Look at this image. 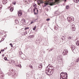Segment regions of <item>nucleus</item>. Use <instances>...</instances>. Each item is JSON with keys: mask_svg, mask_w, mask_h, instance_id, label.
<instances>
[{"mask_svg": "<svg viewBox=\"0 0 79 79\" xmlns=\"http://www.w3.org/2000/svg\"><path fill=\"white\" fill-rule=\"evenodd\" d=\"M54 73V68L51 64H49L47 67L45 73L48 76H51Z\"/></svg>", "mask_w": 79, "mask_h": 79, "instance_id": "1", "label": "nucleus"}, {"mask_svg": "<svg viewBox=\"0 0 79 79\" xmlns=\"http://www.w3.org/2000/svg\"><path fill=\"white\" fill-rule=\"evenodd\" d=\"M60 79H68V74L67 73L62 72L60 74Z\"/></svg>", "mask_w": 79, "mask_h": 79, "instance_id": "2", "label": "nucleus"}, {"mask_svg": "<svg viewBox=\"0 0 79 79\" xmlns=\"http://www.w3.org/2000/svg\"><path fill=\"white\" fill-rule=\"evenodd\" d=\"M67 20L70 23H73L74 20V18L73 16L69 17L67 18Z\"/></svg>", "mask_w": 79, "mask_h": 79, "instance_id": "3", "label": "nucleus"}, {"mask_svg": "<svg viewBox=\"0 0 79 79\" xmlns=\"http://www.w3.org/2000/svg\"><path fill=\"white\" fill-rule=\"evenodd\" d=\"M39 10L37 9V8H35L33 9V12L35 15H37L38 13Z\"/></svg>", "mask_w": 79, "mask_h": 79, "instance_id": "4", "label": "nucleus"}, {"mask_svg": "<svg viewBox=\"0 0 79 79\" xmlns=\"http://www.w3.org/2000/svg\"><path fill=\"white\" fill-rule=\"evenodd\" d=\"M61 55H59L57 57V59L59 60V61H60V60L61 61Z\"/></svg>", "mask_w": 79, "mask_h": 79, "instance_id": "5", "label": "nucleus"}, {"mask_svg": "<svg viewBox=\"0 0 79 79\" xmlns=\"http://www.w3.org/2000/svg\"><path fill=\"white\" fill-rule=\"evenodd\" d=\"M71 48L72 50V51H73V50H74L75 49H76V48H75V46L73 45H72L71 46Z\"/></svg>", "mask_w": 79, "mask_h": 79, "instance_id": "6", "label": "nucleus"}, {"mask_svg": "<svg viewBox=\"0 0 79 79\" xmlns=\"http://www.w3.org/2000/svg\"><path fill=\"white\" fill-rule=\"evenodd\" d=\"M68 52L67 50H64V51L63 52V54L64 55H66V54L68 53Z\"/></svg>", "mask_w": 79, "mask_h": 79, "instance_id": "7", "label": "nucleus"}, {"mask_svg": "<svg viewBox=\"0 0 79 79\" xmlns=\"http://www.w3.org/2000/svg\"><path fill=\"white\" fill-rule=\"evenodd\" d=\"M21 15H22V12H21V10H20L18 12V16H21Z\"/></svg>", "mask_w": 79, "mask_h": 79, "instance_id": "8", "label": "nucleus"}, {"mask_svg": "<svg viewBox=\"0 0 79 79\" xmlns=\"http://www.w3.org/2000/svg\"><path fill=\"white\" fill-rule=\"evenodd\" d=\"M42 64H40L38 66V68H39V69H42Z\"/></svg>", "mask_w": 79, "mask_h": 79, "instance_id": "9", "label": "nucleus"}, {"mask_svg": "<svg viewBox=\"0 0 79 79\" xmlns=\"http://www.w3.org/2000/svg\"><path fill=\"white\" fill-rule=\"evenodd\" d=\"M53 0H50V2H49V4L50 5H53Z\"/></svg>", "mask_w": 79, "mask_h": 79, "instance_id": "10", "label": "nucleus"}, {"mask_svg": "<svg viewBox=\"0 0 79 79\" xmlns=\"http://www.w3.org/2000/svg\"><path fill=\"white\" fill-rule=\"evenodd\" d=\"M76 30V28H75V25H73L72 26V31H74Z\"/></svg>", "mask_w": 79, "mask_h": 79, "instance_id": "11", "label": "nucleus"}, {"mask_svg": "<svg viewBox=\"0 0 79 79\" xmlns=\"http://www.w3.org/2000/svg\"><path fill=\"white\" fill-rule=\"evenodd\" d=\"M15 66H17V67H19V68H22L21 65L20 64H16Z\"/></svg>", "mask_w": 79, "mask_h": 79, "instance_id": "12", "label": "nucleus"}, {"mask_svg": "<svg viewBox=\"0 0 79 79\" xmlns=\"http://www.w3.org/2000/svg\"><path fill=\"white\" fill-rule=\"evenodd\" d=\"M19 53H20V54L21 55V58H24V57H23L22 56H24V54H22V52L21 51H20L19 52Z\"/></svg>", "mask_w": 79, "mask_h": 79, "instance_id": "13", "label": "nucleus"}, {"mask_svg": "<svg viewBox=\"0 0 79 79\" xmlns=\"http://www.w3.org/2000/svg\"><path fill=\"white\" fill-rule=\"evenodd\" d=\"M0 75H1L2 77V79H3V73H2V72H0Z\"/></svg>", "mask_w": 79, "mask_h": 79, "instance_id": "14", "label": "nucleus"}, {"mask_svg": "<svg viewBox=\"0 0 79 79\" xmlns=\"http://www.w3.org/2000/svg\"><path fill=\"white\" fill-rule=\"evenodd\" d=\"M49 4V3L48 2H45L44 3V6H47V5H48Z\"/></svg>", "mask_w": 79, "mask_h": 79, "instance_id": "15", "label": "nucleus"}, {"mask_svg": "<svg viewBox=\"0 0 79 79\" xmlns=\"http://www.w3.org/2000/svg\"><path fill=\"white\" fill-rule=\"evenodd\" d=\"M22 23L23 24L26 23V20H25V19H22Z\"/></svg>", "mask_w": 79, "mask_h": 79, "instance_id": "16", "label": "nucleus"}, {"mask_svg": "<svg viewBox=\"0 0 79 79\" xmlns=\"http://www.w3.org/2000/svg\"><path fill=\"white\" fill-rule=\"evenodd\" d=\"M15 22L16 24H18V23H19V21L17 19L15 20Z\"/></svg>", "mask_w": 79, "mask_h": 79, "instance_id": "17", "label": "nucleus"}, {"mask_svg": "<svg viewBox=\"0 0 79 79\" xmlns=\"http://www.w3.org/2000/svg\"><path fill=\"white\" fill-rule=\"evenodd\" d=\"M76 44L77 45V46H79V41H77Z\"/></svg>", "mask_w": 79, "mask_h": 79, "instance_id": "18", "label": "nucleus"}, {"mask_svg": "<svg viewBox=\"0 0 79 79\" xmlns=\"http://www.w3.org/2000/svg\"><path fill=\"white\" fill-rule=\"evenodd\" d=\"M14 9L13 8V7H11L10 9V11H11V12L13 11V10Z\"/></svg>", "mask_w": 79, "mask_h": 79, "instance_id": "19", "label": "nucleus"}, {"mask_svg": "<svg viewBox=\"0 0 79 79\" xmlns=\"http://www.w3.org/2000/svg\"><path fill=\"white\" fill-rule=\"evenodd\" d=\"M65 8L67 10H68V9L69 8V6H66L65 7Z\"/></svg>", "mask_w": 79, "mask_h": 79, "instance_id": "20", "label": "nucleus"}, {"mask_svg": "<svg viewBox=\"0 0 79 79\" xmlns=\"http://www.w3.org/2000/svg\"><path fill=\"white\" fill-rule=\"evenodd\" d=\"M79 0H73L75 3H78L79 2Z\"/></svg>", "mask_w": 79, "mask_h": 79, "instance_id": "21", "label": "nucleus"}, {"mask_svg": "<svg viewBox=\"0 0 79 79\" xmlns=\"http://www.w3.org/2000/svg\"><path fill=\"white\" fill-rule=\"evenodd\" d=\"M2 3L4 4H6V3L7 2H6V1H5V0H3L2 1Z\"/></svg>", "mask_w": 79, "mask_h": 79, "instance_id": "22", "label": "nucleus"}, {"mask_svg": "<svg viewBox=\"0 0 79 79\" xmlns=\"http://www.w3.org/2000/svg\"><path fill=\"white\" fill-rule=\"evenodd\" d=\"M55 15H58V11H57L55 12Z\"/></svg>", "mask_w": 79, "mask_h": 79, "instance_id": "23", "label": "nucleus"}, {"mask_svg": "<svg viewBox=\"0 0 79 79\" xmlns=\"http://www.w3.org/2000/svg\"><path fill=\"white\" fill-rule=\"evenodd\" d=\"M36 27L37 26H35L33 28V31H35V29H36Z\"/></svg>", "mask_w": 79, "mask_h": 79, "instance_id": "24", "label": "nucleus"}, {"mask_svg": "<svg viewBox=\"0 0 79 79\" xmlns=\"http://www.w3.org/2000/svg\"><path fill=\"white\" fill-rule=\"evenodd\" d=\"M16 1H14L12 2V3L13 5H16Z\"/></svg>", "mask_w": 79, "mask_h": 79, "instance_id": "25", "label": "nucleus"}, {"mask_svg": "<svg viewBox=\"0 0 79 79\" xmlns=\"http://www.w3.org/2000/svg\"><path fill=\"white\" fill-rule=\"evenodd\" d=\"M29 67L30 68H33V67L32 65H29Z\"/></svg>", "mask_w": 79, "mask_h": 79, "instance_id": "26", "label": "nucleus"}, {"mask_svg": "<svg viewBox=\"0 0 79 79\" xmlns=\"http://www.w3.org/2000/svg\"><path fill=\"white\" fill-rule=\"evenodd\" d=\"M62 39H66V36H62Z\"/></svg>", "mask_w": 79, "mask_h": 79, "instance_id": "27", "label": "nucleus"}, {"mask_svg": "<svg viewBox=\"0 0 79 79\" xmlns=\"http://www.w3.org/2000/svg\"><path fill=\"white\" fill-rule=\"evenodd\" d=\"M27 29H29V27H26L24 28V30H27Z\"/></svg>", "mask_w": 79, "mask_h": 79, "instance_id": "28", "label": "nucleus"}, {"mask_svg": "<svg viewBox=\"0 0 79 79\" xmlns=\"http://www.w3.org/2000/svg\"><path fill=\"white\" fill-rule=\"evenodd\" d=\"M11 63H15V61L13 60H11Z\"/></svg>", "mask_w": 79, "mask_h": 79, "instance_id": "29", "label": "nucleus"}, {"mask_svg": "<svg viewBox=\"0 0 79 79\" xmlns=\"http://www.w3.org/2000/svg\"><path fill=\"white\" fill-rule=\"evenodd\" d=\"M4 60L6 61V60H7V58L6 57H5L4 58Z\"/></svg>", "mask_w": 79, "mask_h": 79, "instance_id": "30", "label": "nucleus"}, {"mask_svg": "<svg viewBox=\"0 0 79 79\" xmlns=\"http://www.w3.org/2000/svg\"><path fill=\"white\" fill-rule=\"evenodd\" d=\"M33 37H34V35H31L30 36V38H33Z\"/></svg>", "mask_w": 79, "mask_h": 79, "instance_id": "31", "label": "nucleus"}, {"mask_svg": "<svg viewBox=\"0 0 79 79\" xmlns=\"http://www.w3.org/2000/svg\"><path fill=\"white\" fill-rule=\"evenodd\" d=\"M10 46H11V47H13L11 43L10 44Z\"/></svg>", "mask_w": 79, "mask_h": 79, "instance_id": "32", "label": "nucleus"}, {"mask_svg": "<svg viewBox=\"0 0 79 79\" xmlns=\"http://www.w3.org/2000/svg\"><path fill=\"white\" fill-rule=\"evenodd\" d=\"M36 6V4H34L33 5V6L34 7H36V6Z\"/></svg>", "mask_w": 79, "mask_h": 79, "instance_id": "33", "label": "nucleus"}, {"mask_svg": "<svg viewBox=\"0 0 79 79\" xmlns=\"http://www.w3.org/2000/svg\"><path fill=\"white\" fill-rule=\"evenodd\" d=\"M68 39H72V37H71V36H69V37Z\"/></svg>", "mask_w": 79, "mask_h": 79, "instance_id": "34", "label": "nucleus"}, {"mask_svg": "<svg viewBox=\"0 0 79 79\" xmlns=\"http://www.w3.org/2000/svg\"><path fill=\"white\" fill-rule=\"evenodd\" d=\"M50 20V19L48 18L47 19H46V21H48Z\"/></svg>", "mask_w": 79, "mask_h": 79, "instance_id": "35", "label": "nucleus"}, {"mask_svg": "<svg viewBox=\"0 0 79 79\" xmlns=\"http://www.w3.org/2000/svg\"><path fill=\"white\" fill-rule=\"evenodd\" d=\"M54 29L56 30L58 29V28H57V27H56V26H55L54 27Z\"/></svg>", "mask_w": 79, "mask_h": 79, "instance_id": "36", "label": "nucleus"}, {"mask_svg": "<svg viewBox=\"0 0 79 79\" xmlns=\"http://www.w3.org/2000/svg\"><path fill=\"white\" fill-rule=\"evenodd\" d=\"M44 3V2L43 1H41L40 2V3L41 4V3Z\"/></svg>", "mask_w": 79, "mask_h": 79, "instance_id": "37", "label": "nucleus"}, {"mask_svg": "<svg viewBox=\"0 0 79 79\" xmlns=\"http://www.w3.org/2000/svg\"><path fill=\"white\" fill-rule=\"evenodd\" d=\"M5 51V49H2L1 50V52H4Z\"/></svg>", "mask_w": 79, "mask_h": 79, "instance_id": "38", "label": "nucleus"}, {"mask_svg": "<svg viewBox=\"0 0 79 79\" xmlns=\"http://www.w3.org/2000/svg\"><path fill=\"white\" fill-rule=\"evenodd\" d=\"M34 23V22H33V21L31 22V24H32V23Z\"/></svg>", "mask_w": 79, "mask_h": 79, "instance_id": "39", "label": "nucleus"}, {"mask_svg": "<svg viewBox=\"0 0 79 79\" xmlns=\"http://www.w3.org/2000/svg\"><path fill=\"white\" fill-rule=\"evenodd\" d=\"M25 33L26 35L27 34V31H26L25 32Z\"/></svg>", "mask_w": 79, "mask_h": 79, "instance_id": "40", "label": "nucleus"}, {"mask_svg": "<svg viewBox=\"0 0 79 79\" xmlns=\"http://www.w3.org/2000/svg\"><path fill=\"white\" fill-rule=\"evenodd\" d=\"M53 42H54V43H55V42H56V40H53Z\"/></svg>", "mask_w": 79, "mask_h": 79, "instance_id": "41", "label": "nucleus"}, {"mask_svg": "<svg viewBox=\"0 0 79 79\" xmlns=\"http://www.w3.org/2000/svg\"><path fill=\"white\" fill-rule=\"evenodd\" d=\"M26 35V33H25V32L23 33V35Z\"/></svg>", "mask_w": 79, "mask_h": 79, "instance_id": "42", "label": "nucleus"}, {"mask_svg": "<svg viewBox=\"0 0 79 79\" xmlns=\"http://www.w3.org/2000/svg\"><path fill=\"white\" fill-rule=\"evenodd\" d=\"M53 49H51L50 50L49 52H50L51 51H52V50Z\"/></svg>", "mask_w": 79, "mask_h": 79, "instance_id": "43", "label": "nucleus"}, {"mask_svg": "<svg viewBox=\"0 0 79 79\" xmlns=\"http://www.w3.org/2000/svg\"><path fill=\"white\" fill-rule=\"evenodd\" d=\"M29 10H30V9H28V11H29Z\"/></svg>", "mask_w": 79, "mask_h": 79, "instance_id": "44", "label": "nucleus"}, {"mask_svg": "<svg viewBox=\"0 0 79 79\" xmlns=\"http://www.w3.org/2000/svg\"><path fill=\"white\" fill-rule=\"evenodd\" d=\"M2 56H4V55H2Z\"/></svg>", "mask_w": 79, "mask_h": 79, "instance_id": "45", "label": "nucleus"}, {"mask_svg": "<svg viewBox=\"0 0 79 79\" xmlns=\"http://www.w3.org/2000/svg\"><path fill=\"white\" fill-rule=\"evenodd\" d=\"M66 0H64V2H66Z\"/></svg>", "mask_w": 79, "mask_h": 79, "instance_id": "46", "label": "nucleus"}, {"mask_svg": "<svg viewBox=\"0 0 79 79\" xmlns=\"http://www.w3.org/2000/svg\"><path fill=\"white\" fill-rule=\"evenodd\" d=\"M73 64V63H71V65H72V64Z\"/></svg>", "mask_w": 79, "mask_h": 79, "instance_id": "47", "label": "nucleus"}, {"mask_svg": "<svg viewBox=\"0 0 79 79\" xmlns=\"http://www.w3.org/2000/svg\"><path fill=\"white\" fill-rule=\"evenodd\" d=\"M2 53V52L0 51V53Z\"/></svg>", "mask_w": 79, "mask_h": 79, "instance_id": "48", "label": "nucleus"}, {"mask_svg": "<svg viewBox=\"0 0 79 79\" xmlns=\"http://www.w3.org/2000/svg\"><path fill=\"white\" fill-rule=\"evenodd\" d=\"M0 8H1V7L0 6Z\"/></svg>", "mask_w": 79, "mask_h": 79, "instance_id": "49", "label": "nucleus"}, {"mask_svg": "<svg viewBox=\"0 0 79 79\" xmlns=\"http://www.w3.org/2000/svg\"><path fill=\"white\" fill-rule=\"evenodd\" d=\"M64 40L63 39H62V40Z\"/></svg>", "mask_w": 79, "mask_h": 79, "instance_id": "50", "label": "nucleus"}, {"mask_svg": "<svg viewBox=\"0 0 79 79\" xmlns=\"http://www.w3.org/2000/svg\"><path fill=\"white\" fill-rule=\"evenodd\" d=\"M38 42L39 43V42Z\"/></svg>", "mask_w": 79, "mask_h": 79, "instance_id": "51", "label": "nucleus"}]
</instances>
